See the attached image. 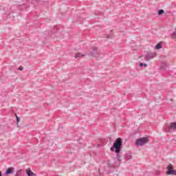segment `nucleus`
<instances>
[{"mask_svg":"<svg viewBox=\"0 0 176 176\" xmlns=\"http://www.w3.org/2000/svg\"><path fill=\"white\" fill-rule=\"evenodd\" d=\"M113 148L116 149V153H120V148H122V139L120 138L116 139L113 144Z\"/></svg>","mask_w":176,"mask_h":176,"instance_id":"f257e3e1","label":"nucleus"},{"mask_svg":"<svg viewBox=\"0 0 176 176\" xmlns=\"http://www.w3.org/2000/svg\"><path fill=\"white\" fill-rule=\"evenodd\" d=\"M149 141V138H140L139 139H138L136 140V145H138V146H142L143 145H145V144H146Z\"/></svg>","mask_w":176,"mask_h":176,"instance_id":"f03ea898","label":"nucleus"},{"mask_svg":"<svg viewBox=\"0 0 176 176\" xmlns=\"http://www.w3.org/2000/svg\"><path fill=\"white\" fill-rule=\"evenodd\" d=\"M175 130H176V122L170 123L168 127L165 128L166 133H170V131H174Z\"/></svg>","mask_w":176,"mask_h":176,"instance_id":"7ed1b4c3","label":"nucleus"},{"mask_svg":"<svg viewBox=\"0 0 176 176\" xmlns=\"http://www.w3.org/2000/svg\"><path fill=\"white\" fill-rule=\"evenodd\" d=\"M167 170H168V171H166L167 175H176V170H173V166L169 165L167 167Z\"/></svg>","mask_w":176,"mask_h":176,"instance_id":"20e7f679","label":"nucleus"},{"mask_svg":"<svg viewBox=\"0 0 176 176\" xmlns=\"http://www.w3.org/2000/svg\"><path fill=\"white\" fill-rule=\"evenodd\" d=\"M13 173H14V168L10 167L6 170L4 174L5 175H9V174H13Z\"/></svg>","mask_w":176,"mask_h":176,"instance_id":"39448f33","label":"nucleus"},{"mask_svg":"<svg viewBox=\"0 0 176 176\" xmlns=\"http://www.w3.org/2000/svg\"><path fill=\"white\" fill-rule=\"evenodd\" d=\"M26 174L28 176H36V175L32 172L30 168L26 169Z\"/></svg>","mask_w":176,"mask_h":176,"instance_id":"423d86ee","label":"nucleus"},{"mask_svg":"<svg viewBox=\"0 0 176 176\" xmlns=\"http://www.w3.org/2000/svg\"><path fill=\"white\" fill-rule=\"evenodd\" d=\"M80 57H85V55L81 54L80 53L76 54L75 58H80Z\"/></svg>","mask_w":176,"mask_h":176,"instance_id":"0eeeda50","label":"nucleus"},{"mask_svg":"<svg viewBox=\"0 0 176 176\" xmlns=\"http://www.w3.org/2000/svg\"><path fill=\"white\" fill-rule=\"evenodd\" d=\"M145 58H147L146 60H151V58H153V55L152 54H148L145 56Z\"/></svg>","mask_w":176,"mask_h":176,"instance_id":"6e6552de","label":"nucleus"},{"mask_svg":"<svg viewBox=\"0 0 176 176\" xmlns=\"http://www.w3.org/2000/svg\"><path fill=\"white\" fill-rule=\"evenodd\" d=\"M162 43H160L155 45V49H157V50L162 49Z\"/></svg>","mask_w":176,"mask_h":176,"instance_id":"1a4fd4ad","label":"nucleus"},{"mask_svg":"<svg viewBox=\"0 0 176 176\" xmlns=\"http://www.w3.org/2000/svg\"><path fill=\"white\" fill-rule=\"evenodd\" d=\"M164 14V10H158V16H162V14Z\"/></svg>","mask_w":176,"mask_h":176,"instance_id":"9d476101","label":"nucleus"},{"mask_svg":"<svg viewBox=\"0 0 176 176\" xmlns=\"http://www.w3.org/2000/svg\"><path fill=\"white\" fill-rule=\"evenodd\" d=\"M140 67H144V68H146V67H148V65L146 63H142L140 64Z\"/></svg>","mask_w":176,"mask_h":176,"instance_id":"9b49d317","label":"nucleus"},{"mask_svg":"<svg viewBox=\"0 0 176 176\" xmlns=\"http://www.w3.org/2000/svg\"><path fill=\"white\" fill-rule=\"evenodd\" d=\"M106 166H107V167H112V165H111V162L109 161L107 162Z\"/></svg>","mask_w":176,"mask_h":176,"instance_id":"f8f14e48","label":"nucleus"},{"mask_svg":"<svg viewBox=\"0 0 176 176\" xmlns=\"http://www.w3.org/2000/svg\"><path fill=\"white\" fill-rule=\"evenodd\" d=\"M15 116L16 118V122L17 123H19V122H20V118H19V116H17V114H15Z\"/></svg>","mask_w":176,"mask_h":176,"instance_id":"ddd939ff","label":"nucleus"},{"mask_svg":"<svg viewBox=\"0 0 176 176\" xmlns=\"http://www.w3.org/2000/svg\"><path fill=\"white\" fill-rule=\"evenodd\" d=\"M173 38H176V32L173 33Z\"/></svg>","mask_w":176,"mask_h":176,"instance_id":"4468645a","label":"nucleus"},{"mask_svg":"<svg viewBox=\"0 0 176 176\" xmlns=\"http://www.w3.org/2000/svg\"><path fill=\"white\" fill-rule=\"evenodd\" d=\"M19 71H23V67H21V66L19 67Z\"/></svg>","mask_w":176,"mask_h":176,"instance_id":"2eb2a0df","label":"nucleus"},{"mask_svg":"<svg viewBox=\"0 0 176 176\" xmlns=\"http://www.w3.org/2000/svg\"><path fill=\"white\" fill-rule=\"evenodd\" d=\"M117 162H118V166H119L120 164V160H117Z\"/></svg>","mask_w":176,"mask_h":176,"instance_id":"dca6fc26","label":"nucleus"},{"mask_svg":"<svg viewBox=\"0 0 176 176\" xmlns=\"http://www.w3.org/2000/svg\"><path fill=\"white\" fill-rule=\"evenodd\" d=\"M15 176H20V174L19 173V172L16 173Z\"/></svg>","mask_w":176,"mask_h":176,"instance_id":"f3484780","label":"nucleus"},{"mask_svg":"<svg viewBox=\"0 0 176 176\" xmlns=\"http://www.w3.org/2000/svg\"><path fill=\"white\" fill-rule=\"evenodd\" d=\"M21 172V169L19 170L16 173H19V174H20Z\"/></svg>","mask_w":176,"mask_h":176,"instance_id":"a211bd4d","label":"nucleus"},{"mask_svg":"<svg viewBox=\"0 0 176 176\" xmlns=\"http://www.w3.org/2000/svg\"><path fill=\"white\" fill-rule=\"evenodd\" d=\"M0 176H2V172L0 170Z\"/></svg>","mask_w":176,"mask_h":176,"instance_id":"6ab92c4d","label":"nucleus"},{"mask_svg":"<svg viewBox=\"0 0 176 176\" xmlns=\"http://www.w3.org/2000/svg\"><path fill=\"white\" fill-rule=\"evenodd\" d=\"M111 151H113V147L111 148Z\"/></svg>","mask_w":176,"mask_h":176,"instance_id":"aec40b11","label":"nucleus"},{"mask_svg":"<svg viewBox=\"0 0 176 176\" xmlns=\"http://www.w3.org/2000/svg\"><path fill=\"white\" fill-rule=\"evenodd\" d=\"M92 56H94V54H92Z\"/></svg>","mask_w":176,"mask_h":176,"instance_id":"412c9836","label":"nucleus"}]
</instances>
